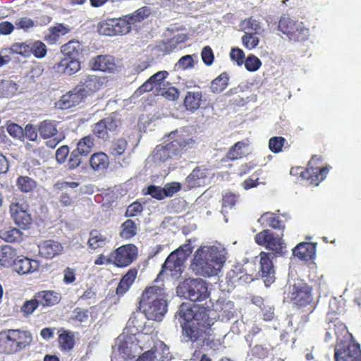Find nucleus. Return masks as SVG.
Masks as SVG:
<instances>
[{
	"mask_svg": "<svg viewBox=\"0 0 361 361\" xmlns=\"http://www.w3.org/2000/svg\"><path fill=\"white\" fill-rule=\"evenodd\" d=\"M214 312L203 307L183 303L178 310V317L182 327L183 338L191 342L197 348L208 346L211 341L209 328L214 324L212 316Z\"/></svg>",
	"mask_w": 361,
	"mask_h": 361,
	"instance_id": "1",
	"label": "nucleus"
},
{
	"mask_svg": "<svg viewBox=\"0 0 361 361\" xmlns=\"http://www.w3.org/2000/svg\"><path fill=\"white\" fill-rule=\"evenodd\" d=\"M226 250L221 243L202 245L195 253L192 269L202 276H216L226 261Z\"/></svg>",
	"mask_w": 361,
	"mask_h": 361,
	"instance_id": "2",
	"label": "nucleus"
},
{
	"mask_svg": "<svg viewBox=\"0 0 361 361\" xmlns=\"http://www.w3.org/2000/svg\"><path fill=\"white\" fill-rule=\"evenodd\" d=\"M140 308L150 320L161 321L167 311V304L163 288L152 286L146 288L140 300Z\"/></svg>",
	"mask_w": 361,
	"mask_h": 361,
	"instance_id": "3",
	"label": "nucleus"
},
{
	"mask_svg": "<svg viewBox=\"0 0 361 361\" xmlns=\"http://www.w3.org/2000/svg\"><path fill=\"white\" fill-rule=\"evenodd\" d=\"M192 252V247L190 243L180 246L167 257L159 274H166L173 279L179 278L183 272L184 262Z\"/></svg>",
	"mask_w": 361,
	"mask_h": 361,
	"instance_id": "4",
	"label": "nucleus"
},
{
	"mask_svg": "<svg viewBox=\"0 0 361 361\" xmlns=\"http://www.w3.org/2000/svg\"><path fill=\"white\" fill-rule=\"evenodd\" d=\"M134 335L128 336L125 334L120 335L113 347L111 361H126L135 357L140 347L136 343Z\"/></svg>",
	"mask_w": 361,
	"mask_h": 361,
	"instance_id": "5",
	"label": "nucleus"
},
{
	"mask_svg": "<svg viewBox=\"0 0 361 361\" xmlns=\"http://www.w3.org/2000/svg\"><path fill=\"white\" fill-rule=\"evenodd\" d=\"M177 294L193 302L204 300L209 295L207 284L201 279L185 280L177 287Z\"/></svg>",
	"mask_w": 361,
	"mask_h": 361,
	"instance_id": "6",
	"label": "nucleus"
},
{
	"mask_svg": "<svg viewBox=\"0 0 361 361\" xmlns=\"http://www.w3.org/2000/svg\"><path fill=\"white\" fill-rule=\"evenodd\" d=\"M279 30L286 35L290 40L304 41L310 37V30L303 23L288 16H282L279 22Z\"/></svg>",
	"mask_w": 361,
	"mask_h": 361,
	"instance_id": "7",
	"label": "nucleus"
},
{
	"mask_svg": "<svg viewBox=\"0 0 361 361\" xmlns=\"http://www.w3.org/2000/svg\"><path fill=\"white\" fill-rule=\"evenodd\" d=\"M285 299L298 306H305L312 300L311 289L306 283L298 280L289 285Z\"/></svg>",
	"mask_w": 361,
	"mask_h": 361,
	"instance_id": "8",
	"label": "nucleus"
},
{
	"mask_svg": "<svg viewBox=\"0 0 361 361\" xmlns=\"http://www.w3.org/2000/svg\"><path fill=\"white\" fill-rule=\"evenodd\" d=\"M28 204L23 198H13L10 204V212L15 224L23 229L31 224L32 217L27 212Z\"/></svg>",
	"mask_w": 361,
	"mask_h": 361,
	"instance_id": "9",
	"label": "nucleus"
},
{
	"mask_svg": "<svg viewBox=\"0 0 361 361\" xmlns=\"http://www.w3.org/2000/svg\"><path fill=\"white\" fill-rule=\"evenodd\" d=\"M336 361H361L360 345L353 341H343L335 348Z\"/></svg>",
	"mask_w": 361,
	"mask_h": 361,
	"instance_id": "10",
	"label": "nucleus"
},
{
	"mask_svg": "<svg viewBox=\"0 0 361 361\" xmlns=\"http://www.w3.org/2000/svg\"><path fill=\"white\" fill-rule=\"evenodd\" d=\"M137 257V248L133 244L122 245L112 252L110 259L117 267H124L130 264Z\"/></svg>",
	"mask_w": 361,
	"mask_h": 361,
	"instance_id": "11",
	"label": "nucleus"
},
{
	"mask_svg": "<svg viewBox=\"0 0 361 361\" xmlns=\"http://www.w3.org/2000/svg\"><path fill=\"white\" fill-rule=\"evenodd\" d=\"M170 146L179 154L184 149L190 148L194 145L191 135L184 129L177 130L169 135Z\"/></svg>",
	"mask_w": 361,
	"mask_h": 361,
	"instance_id": "12",
	"label": "nucleus"
},
{
	"mask_svg": "<svg viewBox=\"0 0 361 361\" xmlns=\"http://www.w3.org/2000/svg\"><path fill=\"white\" fill-rule=\"evenodd\" d=\"M272 254L262 252L260 257L259 274L266 286H269L275 281V270L271 260Z\"/></svg>",
	"mask_w": 361,
	"mask_h": 361,
	"instance_id": "13",
	"label": "nucleus"
},
{
	"mask_svg": "<svg viewBox=\"0 0 361 361\" xmlns=\"http://www.w3.org/2000/svg\"><path fill=\"white\" fill-rule=\"evenodd\" d=\"M9 338L15 346L16 353L29 346L32 342V336L28 331L21 329H8Z\"/></svg>",
	"mask_w": 361,
	"mask_h": 361,
	"instance_id": "14",
	"label": "nucleus"
},
{
	"mask_svg": "<svg viewBox=\"0 0 361 361\" xmlns=\"http://www.w3.org/2000/svg\"><path fill=\"white\" fill-rule=\"evenodd\" d=\"M102 86L98 77L94 75H87L82 78L80 83L76 86L79 92H82L84 97L97 92Z\"/></svg>",
	"mask_w": 361,
	"mask_h": 361,
	"instance_id": "15",
	"label": "nucleus"
},
{
	"mask_svg": "<svg viewBox=\"0 0 361 361\" xmlns=\"http://www.w3.org/2000/svg\"><path fill=\"white\" fill-rule=\"evenodd\" d=\"M38 247L39 255L46 259H52L63 252L62 245L59 242L53 240L42 242Z\"/></svg>",
	"mask_w": 361,
	"mask_h": 361,
	"instance_id": "16",
	"label": "nucleus"
},
{
	"mask_svg": "<svg viewBox=\"0 0 361 361\" xmlns=\"http://www.w3.org/2000/svg\"><path fill=\"white\" fill-rule=\"evenodd\" d=\"M317 159H318L313 157L308 164V168L306 172L301 173V175L303 177H305V173L308 174V178L310 181V183L314 185H318L321 181L326 178L330 169L328 166L324 167L322 169L313 167L312 165Z\"/></svg>",
	"mask_w": 361,
	"mask_h": 361,
	"instance_id": "17",
	"label": "nucleus"
},
{
	"mask_svg": "<svg viewBox=\"0 0 361 361\" xmlns=\"http://www.w3.org/2000/svg\"><path fill=\"white\" fill-rule=\"evenodd\" d=\"M13 269L20 275L27 274L37 271L39 262L25 257H18L13 263Z\"/></svg>",
	"mask_w": 361,
	"mask_h": 361,
	"instance_id": "18",
	"label": "nucleus"
},
{
	"mask_svg": "<svg viewBox=\"0 0 361 361\" xmlns=\"http://www.w3.org/2000/svg\"><path fill=\"white\" fill-rule=\"evenodd\" d=\"M207 177V169L204 167H196L186 178V190L204 185Z\"/></svg>",
	"mask_w": 361,
	"mask_h": 361,
	"instance_id": "19",
	"label": "nucleus"
},
{
	"mask_svg": "<svg viewBox=\"0 0 361 361\" xmlns=\"http://www.w3.org/2000/svg\"><path fill=\"white\" fill-rule=\"evenodd\" d=\"M75 87L73 90L63 94L58 102V106L62 109H69L79 104L85 98Z\"/></svg>",
	"mask_w": 361,
	"mask_h": 361,
	"instance_id": "20",
	"label": "nucleus"
},
{
	"mask_svg": "<svg viewBox=\"0 0 361 361\" xmlns=\"http://www.w3.org/2000/svg\"><path fill=\"white\" fill-rule=\"evenodd\" d=\"M177 154L174 152L169 143L165 145H157L152 154V159L157 165H161Z\"/></svg>",
	"mask_w": 361,
	"mask_h": 361,
	"instance_id": "21",
	"label": "nucleus"
},
{
	"mask_svg": "<svg viewBox=\"0 0 361 361\" xmlns=\"http://www.w3.org/2000/svg\"><path fill=\"white\" fill-rule=\"evenodd\" d=\"M92 68L94 71L114 72L116 70V65L114 59L111 56H97L93 59Z\"/></svg>",
	"mask_w": 361,
	"mask_h": 361,
	"instance_id": "22",
	"label": "nucleus"
},
{
	"mask_svg": "<svg viewBox=\"0 0 361 361\" xmlns=\"http://www.w3.org/2000/svg\"><path fill=\"white\" fill-rule=\"evenodd\" d=\"M80 68V62L73 58L66 57L61 59L59 63L54 66V69L60 73H64L71 75Z\"/></svg>",
	"mask_w": 361,
	"mask_h": 361,
	"instance_id": "23",
	"label": "nucleus"
},
{
	"mask_svg": "<svg viewBox=\"0 0 361 361\" xmlns=\"http://www.w3.org/2000/svg\"><path fill=\"white\" fill-rule=\"evenodd\" d=\"M293 254L301 260L307 261L315 255V247L310 243H300L293 250Z\"/></svg>",
	"mask_w": 361,
	"mask_h": 361,
	"instance_id": "24",
	"label": "nucleus"
},
{
	"mask_svg": "<svg viewBox=\"0 0 361 361\" xmlns=\"http://www.w3.org/2000/svg\"><path fill=\"white\" fill-rule=\"evenodd\" d=\"M37 300L43 307L51 306L60 301V295L57 293L51 290H44L36 294Z\"/></svg>",
	"mask_w": 361,
	"mask_h": 361,
	"instance_id": "25",
	"label": "nucleus"
},
{
	"mask_svg": "<svg viewBox=\"0 0 361 361\" xmlns=\"http://www.w3.org/2000/svg\"><path fill=\"white\" fill-rule=\"evenodd\" d=\"M90 164L94 171H99L108 167L109 164V158L104 152H97L91 156Z\"/></svg>",
	"mask_w": 361,
	"mask_h": 361,
	"instance_id": "26",
	"label": "nucleus"
},
{
	"mask_svg": "<svg viewBox=\"0 0 361 361\" xmlns=\"http://www.w3.org/2000/svg\"><path fill=\"white\" fill-rule=\"evenodd\" d=\"M137 274L136 269H131L123 276L116 288V293L118 295H123L129 289L135 281Z\"/></svg>",
	"mask_w": 361,
	"mask_h": 361,
	"instance_id": "27",
	"label": "nucleus"
},
{
	"mask_svg": "<svg viewBox=\"0 0 361 361\" xmlns=\"http://www.w3.org/2000/svg\"><path fill=\"white\" fill-rule=\"evenodd\" d=\"M16 252L9 245H4L0 248V264L8 267L13 264Z\"/></svg>",
	"mask_w": 361,
	"mask_h": 361,
	"instance_id": "28",
	"label": "nucleus"
},
{
	"mask_svg": "<svg viewBox=\"0 0 361 361\" xmlns=\"http://www.w3.org/2000/svg\"><path fill=\"white\" fill-rule=\"evenodd\" d=\"M202 97V94L200 91L188 92L184 100L186 109L191 111L197 110L201 104Z\"/></svg>",
	"mask_w": 361,
	"mask_h": 361,
	"instance_id": "29",
	"label": "nucleus"
},
{
	"mask_svg": "<svg viewBox=\"0 0 361 361\" xmlns=\"http://www.w3.org/2000/svg\"><path fill=\"white\" fill-rule=\"evenodd\" d=\"M154 357L156 361H165L171 358L169 348L162 341H158L155 343L154 349Z\"/></svg>",
	"mask_w": 361,
	"mask_h": 361,
	"instance_id": "30",
	"label": "nucleus"
},
{
	"mask_svg": "<svg viewBox=\"0 0 361 361\" xmlns=\"http://www.w3.org/2000/svg\"><path fill=\"white\" fill-rule=\"evenodd\" d=\"M38 132L44 139L49 138L57 133L56 123L51 121H44L38 126Z\"/></svg>",
	"mask_w": 361,
	"mask_h": 361,
	"instance_id": "31",
	"label": "nucleus"
},
{
	"mask_svg": "<svg viewBox=\"0 0 361 361\" xmlns=\"http://www.w3.org/2000/svg\"><path fill=\"white\" fill-rule=\"evenodd\" d=\"M16 350L8 330L0 333V353L13 354Z\"/></svg>",
	"mask_w": 361,
	"mask_h": 361,
	"instance_id": "32",
	"label": "nucleus"
},
{
	"mask_svg": "<svg viewBox=\"0 0 361 361\" xmlns=\"http://www.w3.org/2000/svg\"><path fill=\"white\" fill-rule=\"evenodd\" d=\"M240 27L244 33L251 32L259 35L262 31L259 22L252 18L245 19L242 21L240 23Z\"/></svg>",
	"mask_w": 361,
	"mask_h": 361,
	"instance_id": "33",
	"label": "nucleus"
},
{
	"mask_svg": "<svg viewBox=\"0 0 361 361\" xmlns=\"http://www.w3.org/2000/svg\"><path fill=\"white\" fill-rule=\"evenodd\" d=\"M94 147V139L88 135L82 138L77 145L76 152L81 156H87L92 151Z\"/></svg>",
	"mask_w": 361,
	"mask_h": 361,
	"instance_id": "34",
	"label": "nucleus"
},
{
	"mask_svg": "<svg viewBox=\"0 0 361 361\" xmlns=\"http://www.w3.org/2000/svg\"><path fill=\"white\" fill-rule=\"evenodd\" d=\"M114 31L116 35H126L128 34L131 29V24L126 18L124 16L123 18H121L118 19H112Z\"/></svg>",
	"mask_w": 361,
	"mask_h": 361,
	"instance_id": "35",
	"label": "nucleus"
},
{
	"mask_svg": "<svg viewBox=\"0 0 361 361\" xmlns=\"http://www.w3.org/2000/svg\"><path fill=\"white\" fill-rule=\"evenodd\" d=\"M18 188L23 192L32 191L37 186L36 181L28 176H20L16 180Z\"/></svg>",
	"mask_w": 361,
	"mask_h": 361,
	"instance_id": "36",
	"label": "nucleus"
},
{
	"mask_svg": "<svg viewBox=\"0 0 361 361\" xmlns=\"http://www.w3.org/2000/svg\"><path fill=\"white\" fill-rule=\"evenodd\" d=\"M81 50V44L78 41H70L61 47L62 53L71 58L78 56Z\"/></svg>",
	"mask_w": 361,
	"mask_h": 361,
	"instance_id": "37",
	"label": "nucleus"
},
{
	"mask_svg": "<svg viewBox=\"0 0 361 361\" xmlns=\"http://www.w3.org/2000/svg\"><path fill=\"white\" fill-rule=\"evenodd\" d=\"M127 146L128 142L125 139H118L111 142L109 152L114 157L121 156L125 152Z\"/></svg>",
	"mask_w": 361,
	"mask_h": 361,
	"instance_id": "38",
	"label": "nucleus"
},
{
	"mask_svg": "<svg viewBox=\"0 0 361 361\" xmlns=\"http://www.w3.org/2000/svg\"><path fill=\"white\" fill-rule=\"evenodd\" d=\"M59 343L62 350H71L75 344L73 334L71 332L63 331L59 336Z\"/></svg>",
	"mask_w": 361,
	"mask_h": 361,
	"instance_id": "39",
	"label": "nucleus"
},
{
	"mask_svg": "<svg viewBox=\"0 0 361 361\" xmlns=\"http://www.w3.org/2000/svg\"><path fill=\"white\" fill-rule=\"evenodd\" d=\"M20 231L15 228H5L0 230V238L6 242H15L20 239Z\"/></svg>",
	"mask_w": 361,
	"mask_h": 361,
	"instance_id": "40",
	"label": "nucleus"
},
{
	"mask_svg": "<svg viewBox=\"0 0 361 361\" xmlns=\"http://www.w3.org/2000/svg\"><path fill=\"white\" fill-rule=\"evenodd\" d=\"M259 221L262 224L266 223L267 226L274 228H281L284 227L279 217L276 216L273 213L267 212L264 214L259 219Z\"/></svg>",
	"mask_w": 361,
	"mask_h": 361,
	"instance_id": "41",
	"label": "nucleus"
},
{
	"mask_svg": "<svg viewBox=\"0 0 361 361\" xmlns=\"http://www.w3.org/2000/svg\"><path fill=\"white\" fill-rule=\"evenodd\" d=\"M228 77L226 73H222L215 78L211 84V90L214 93H220L226 89L228 85Z\"/></svg>",
	"mask_w": 361,
	"mask_h": 361,
	"instance_id": "42",
	"label": "nucleus"
},
{
	"mask_svg": "<svg viewBox=\"0 0 361 361\" xmlns=\"http://www.w3.org/2000/svg\"><path fill=\"white\" fill-rule=\"evenodd\" d=\"M237 200L238 197L235 195L229 192H224L222 199L221 213L223 214L228 213L235 204Z\"/></svg>",
	"mask_w": 361,
	"mask_h": 361,
	"instance_id": "43",
	"label": "nucleus"
},
{
	"mask_svg": "<svg viewBox=\"0 0 361 361\" xmlns=\"http://www.w3.org/2000/svg\"><path fill=\"white\" fill-rule=\"evenodd\" d=\"M267 248L276 254L282 255L285 252L286 246L281 237L279 235H274L269 241V243H268Z\"/></svg>",
	"mask_w": 361,
	"mask_h": 361,
	"instance_id": "44",
	"label": "nucleus"
},
{
	"mask_svg": "<svg viewBox=\"0 0 361 361\" xmlns=\"http://www.w3.org/2000/svg\"><path fill=\"white\" fill-rule=\"evenodd\" d=\"M121 236L129 239L136 234V226L135 222L130 219L126 220L121 226Z\"/></svg>",
	"mask_w": 361,
	"mask_h": 361,
	"instance_id": "45",
	"label": "nucleus"
},
{
	"mask_svg": "<svg viewBox=\"0 0 361 361\" xmlns=\"http://www.w3.org/2000/svg\"><path fill=\"white\" fill-rule=\"evenodd\" d=\"M156 94L161 95L167 99L173 101L178 97L179 93L176 87H172L169 83H167L166 86L162 87L157 92H156Z\"/></svg>",
	"mask_w": 361,
	"mask_h": 361,
	"instance_id": "46",
	"label": "nucleus"
},
{
	"mask_svg": "<svg viewBox=\"0 0 361 361\" xmlns=\"http://www.w3.org/2000/svg\"><path fill=\"white\" fill-rule=\"evenodd\" d=\"M242 43L246 49L252 50L257 47L259 43V39L257 37V35L247 32L244 33L242 37Z\"/></svg>",
	"mask_w": 361,
	"mask_h": 361,
	"instance_id": "47",
	"label": "nucleus"
},
{
	"mask_svg": "<svg viewBox=\"0 0 361 361\" xmlns=\"http://www.w3.org/2000/svg\"><path fill=\"white\" fill-rule=\"evenodd\" d=\"M106 238L97 231H92L90 233L89 245L92 249L103 247L105 245Z\"/></svg>",
	"mask_w": 361,
	"mask_h": 361,
	"instance_id": "48",
	"label": "nucleus"
},
{
	"mask_svg": "<svg viewBox=\"0 0 361 361\" xmlns=\"http://www.w3.org/2000/svg\"><path fill=\"white\" fill-rule=\"evenodd\" d=\"M30 42L15 43L11 47V51L17 54H20L24 57H29L31 56Z\"/></svg>",
	"mask_w": 361,
	"mask_h": 361,
	"instance_id": "49",
	"label": "nucleus"
},
{
	"mask_svg": "<svg viewBox=\"0 0 361 361\" xmlns=\"http://www.w3.org/2000/svg\"><path fill=\"white\" fill-rule=\"evenodd\" d=\"M149 12V9L146 7H142L134 13L126 16L131 25H133L137 22H140L146 17L148 16Z\"/></svg>",
	"mask_w": 361,
	"mask_h": 361,
	"instance_id": "50",
	"label": "nucleus"
},
{
	"mask_svg": "<svg viewBox=\"0 0 361 361\" xmlns=\"http://www.w3.org/2000/svg\"><path fill=\"white\" fill-rule=\"evenodd\" d=\"M245 147V144L243 142H238L229 150L227 154V157L231 160H235L241 158L245 152L243 149Z\"/></svg>",
	"mask_w": 361,
	"mask_h": 361,
	"instance_id": "51",
	"label": "nucleus"
},
{
	"mask_svg": "<svg viewBox=\"0 0 361 361\" xmlns=\"http://www.w3.org/2000/svg\"><path fill=\"white\" fill-rule=\"evenodd\" d=\"M17 85L11 80H2L0 82V92L4 97H11L17 91Z\"/></svg>",
	"mask_w": 361,
	"mask_h": 361,
	"instance_id": "52",
	"label": "nucleus"
},
{
	"mask_svg": "<svg viewBox=\"0 0 361 361\" xmlns=\"http://www.w3.org/2000/svg\"><path fill=\"white\" fill-rule=\"evenodd\" d=\"M31 54L37 58H43L47 54V47L41 41L30 42Z\"/></svg>",
	"mask_w": 361,
	"mask_h": 361,
	"instance_id": "53",
	"label": "nucleus"
},
{
	"mask_svg": "<svg viewBox=\"0 0 361 361\" xmlns=\"http://www.w3.org/2000/svg\"><path fill=\"white\" fill-rule=\"evenodd\" d=\"M69 28L68 26L59 24L49 29V35H48V37L51 41H56L60 37L67 34Z\"/></svg>",
	"mask_w": 361,
	"mask_h": 361,
	"instance_id": "54",
	"label": "nucleus"
},
{
	"mask_svg": "<svg viewBox=\"0 0 361 361\" xmlns=\"http://www.w3.org/2000/svg\"><path fill=\"white\" fill-rule=\"evenodd\" d=\"M37 25V22L28 17L20 18L16 22V28L23 30L25 32L29 31L30 29L36 27Z\"/></svg>",
	"mask_w": 361,
	"mask_h": 361,
	"instance_id": "55",
	"label": "nucleus"
},
{
	"mask_svg": "<svg viewBox=\"0 0 361 361\" xmlns=\"http://www.w3.org/2000/svg\"><path fill=\"white\" fill-rule=\"evenodd\" d=\"M98 32L100 35L106 36L116 35L113 20H109L99 23L98 25Z\"/></svg>",
	"mask_w": 361,
	"mask_h": 361,
	"instance_id": "56",
	"label": "nucleus"
},
{
	"mask_svg": "<svg viewBox=\"0 0 361 361\" xmlns=\"http://www.w3.org/2000/svg\"><path fill=\"white\" fill-rule=\"evenodd\" d=\"M274 236V234L269 231V230H264L259 233H257L255 235V242L262 246H265L266 247L268 246V243H269V241L273 238Z\"/></svg>",
	"mask_w": 361,
	"mask_h": 361,
	"instance_id": "57",
	"label": "nucleus"
},
{
	"mask_svg": "<svg viewBox=\"0 0 361 361\" xmlns=\"http://www.w3.org/2000/svg\"><path fill=\"white\" fill-rule=\"evenodd\" d=\"M188 37L185 34L180 33L175 35L172 39L168 41L166 45V50L167 51H172L174 50L178 44L183 43L187 40Z\"/></svg>",
	"mask_w": 361,
	"mask_h": 361,
	"instance_id": "58",
	"label": "nucleus"
},
{
	"mask_svg": "<svg viewBox=\"0 0 361 361\" xmlns=\"http://www.w3.org/2000/svg\"><path fill=\"white\" fill-rule=\"evenodd\" d=\"M194 56L195 55H185L181 57L178 62L176 63V68L177 69L185 70L191 68L195 65Z\"/></svg>",
	"mask_w": 361,
	"mask_h": 361,
	"instance_id": "59",
	"label": "nucleus"
},
{
	"mask_svg": "<svg viewBox=\"0 0 361 361\" xmlns=\"http://www.w3.org/2000/svg\"><path fill=\"white\" fill-rule=\"evenodd\" d=\"M169 73L166 71H159L157 73L152 75L149 78L154 85L156 84V92H157L162 87L166 86L167 82L164 81V79L168 76Z\"/></svg>",
	"mask_w": 361,
	"mask_h": 361,
	"instance_id": "60",
	"label": "nucleus"
},
{
	"mask_svg": "<svg viewBox=\"0 0 361 361\" xmlns=\"http://www.w3.org/2000/svg\"><path fill=\"white\" fill-rule=\"evenodd\" d=\"M244 63L246 69L251 72L257 71L262 66L259 59L254 55L248 56Z\"/></svg>",
	"mask_w": 361,
	"mask_h": 361,
	"instance_id": "61",
	"label": "nucleus"
},
{
	"mask_svg": "<svg viewBox=\"0 0 361 361\" xmlns=\"http://www.w3.org/2000/svg\"><path fill=\"white\" fill-rule=\"evenodd\" d=\"M93 133L98 137L104 140H106L109 137L106 126L102 120H101L94 125L93 128Z\"/></svg>",
	"mask_w": 361,
	"mask_h": 361,
	"instance_id": "62",
	"label": "nucleus"
},
{
	"mask_svg": "<svg viewBox=\"0 0 361 361\" xmlns=\"http://www.w3.org/2000/svg\"><path fill=\"white\" fill-rule=\"evenodd\" d=\"M286 140L282 137H273L269 141V149L274 153H279L281 151Z\"/></svg>",
	"mask_w": 361,
	"mask_h": 361,
	"instance_id": "63",
	"label": "nucleus"
},
{
	"mask_svg": "<svg viewBox=\"0 0 361 361\" xmlns=\"http://www.w3.org/2000/svg\"><path fill=\"white\" fill-rule=\"evenodd\" d=\"M102 121L105 123L109 132L115 131L121 123L120 118H118L116 115H111L110 116L102 119Z\"/></svg>",
	"mask_w": 361,
	"mask_h": 361,
	"instance_id": "64",
	"label": "nucleus"
}]
</instances>
